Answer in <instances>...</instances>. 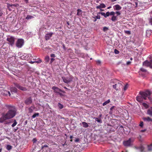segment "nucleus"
I'll use <instances>...</instances> for the list:
<instances>
[{"mask_svg":"<svg viewBox=\"0 0 152 152\" xmlns=\"http://www.w3.org/2000/svg\"><path fill=\"white\" fill-rule=\"evenodd\" d=\"M140 95L137 96L136 97V100L140 102H142L143 100H146L148 97L149 99H150L149 96L151 94L150 91L146 90L145 91H140L139 93Z\"/></svg>","mask_w":152,"mask_h":152,"instance_id":"obj_1","label":"nucleus"},{"mask_svg":"<svg viewBox=\"0 0 152 152\" xmlns=\"http://www.w3.org/2000/svg\"><path fill=\"white\" fill-rule=\"evenodd\" d=\"M16 111L14 108L10 110L6 113L4 114L7 119L13 118L15 115Z\"/></svg>","mask_w":152,"mask_h":152,"instance_id":"obj_2","label":"nucleus"},{"mask_svg":"<svg viewBox=\"0 0 152 152\" xmlns=\"http://www.w3.org/2000/svg\"><path fill=\"white\" fill-rule=\"evenodd\" d=\"M112 82L115 84L113 85V87L116 91H118L121 89V87L122 86V83L119 80H112Z\"/></svg>","mask_w":152,"mask_h":152,"instance_id":"obj_3","label":"nucleus"},{"mask_svg":"<svg viewBox=\"0 0 152 152\" xmlns=\"http://www.w3.org/2000/svg\"><path fill=\"white\" fill-rule=\"evenodd\" d=\"M24 44V40L22 39H18L16 43V46L18 48H21Z\"/></svg>","mask_w":152,"mask_h":152,"instance_id":"obj_4","label":"nucleus"},{"mask_svg":"<svg viewBox=\"0 0 152 152\" xmlns=\"http://www.w3.org/2000/svg\"><path fill=\"white\" fill-rule=\"evenodd\" d=\"M73 78V77L71 75L69 76V77H62L63 81L66 83H69L72 82Z\"/></svg>","mask_w":152,"mask_h":152,"instance_id":"obj_5","label":"nucleus"},{"mask_svg":"<svg viewBox=\"0 0 152 152\" xmlns=\"http://www.w3.org/2000/svg\"><path fill=\"white\" fill-rule=\"evenodd\" d=\"M48 145V143L45 144L44 142H42L41 149L43 151H45L46 152H50V148Z\"/></svg>","mask_w":152,"mask_h":152,"instance_id":"obj_6","label":"nucleus"},{"mask_svg":"<svg viewBox=\"0 0 152 152\" xmlns=\"http://www.w3.org/2000/svg\"><path fill=\"white\" fill-rule=\"evenodd\" d=\"M134 141L133 140L130 138L127 140L123 142V144L125 146L128 147L131 145L132 143Z\"/></svg>","mask_w":152,"mask_h":152,"instance_id":"obj_7","label":"nucleus"},{"mask_svg":"<svg viewBox=\"0 0 152 152\" xmlns=\"http://www.w3.org/2000/svg\"><path fill=\"white\" fill-rule=\"evenodd\" d=\"M52 88L54 90V91L55 92L59 93L60 95H61L62 94L61 93H60L59 92L61 91L63 93H65L64 91H62L58 87L56 86H53Z\"/></svg>","mask_w":152,"mask_h":152,"instance_id":"obj_8","label":"nucleus"},{"mask_svg":"<svg viewBox=\"0 0 152 152\" xmlns=\"http://www.w3.org/2000/svg\"><path fill=\"white\" fill-rule=\"evenodd\" d=\"M7 41L8 42V44L12 46L15 41V38L12 37H10L7 39Z\"/></svg>","mask_w":152,"mask_h":152,"instance_id":"obj_9","label":"nucleus"},{"mask_svg":"<svg viewBox=\"0 0 152 152\" xmlns=\"http://www.w3.org/2000/svg\"><path fill=\"white\" fill-rule=\"evenodd\" d=\"M143 65L145 66H149L151 68H152V59H151L149 61L146 60L143 62Z\"/></svg>","mask_w":152,"mask_h":152,"instance_id":"obj_10","label":"nucleus"},{"mask_svg":"<svg viewBox=\"0 0 152 152\" xmlns=\"http://www.w3.org/2000/svg\"><path fill=\"white\" fill-rule=\"evenodd\" d=\"M14 85L17 88L23 91H26L27 89L25 87L21 86L19 84H18L17 83H14Z\"/></svg>","mask_w":152,"mask_h":152,"instance_id":"obj_11","label":"nucleus"},{"mask_svg":"<svg viewBox=\"0 0 152 152\" xmlns=\"http://www.w3.org/2000/svg\"><path fill=\"white\" fill-rule=\"evenodd\" d=\"M53 34V33L52 32L46 34L45 37V40H48L50 39Z\"/></svg>","mask_w":152,"mask_h":152,"instance_id":"obj_12","label":"nucleus"},{"mask_svg":"<svg viewBox=\"0 0 152 152\" xmlns=\"http://www.w3.org/2000/svg\"><path fill=\"white\" fill-rule=\"evenodd\" d=\"M32 102V99L31 97H30L26 100L25 102L26 104L28 105L31 104Z\"/></svg>","mask_w":152,"mask_h":152,"instance_id":"obj_13","label":"nucleus"},{"mask_svg":"<svg viewBox=\"0 0 152 152\" xmlns=\"http://www.w3.org/2000/svg\"><path fill=\"white\" fill-rule=\"evenodd\" d=\"M113 8L115 10L119 11L122 9V7L119 5L117 4L113 6Z\"/></svg>","mask_w":152,"mask_h":152,"instance_id":"obj_14","label":"nucleus"},{"mask_svg":"<svg viewBox=\"0 0 152 152\" xmlns=\"http://www.w3.org/2000/svg\"><path fill=\"white\" fill-rule=\"evenodd\" d=\"M7 119L6 118L4 114L3 113L2 115V116L0 118V123H2L5 120H7Z\"/></svg>","mask_w":152,"mask_h":152,"instance_id":"obj_15","label":"nucleus"},{"mask_svg":"<svg viewBox=\"0 0 152 152\" xmlns=\"http://www.w3.org/2000/svg\"><path fill=\"white\" fill-rule=\"evenodd\" d=\"M99 14H101L103 16L104 18H106L107 17H108L110 15V12H108L106 13L104 12H99L98 13Z\"/></svg>","mask_w":152,"mask_h":152,"instance_id":"obj_16","label":"nucleus"},{"mask_svg":"<svg viewBox=\"0 0 152 152\" xmlns=\"http://www.w3.org/2000/svg\"><path fill=\"white\" fill-rule=\"evenodd\" d=\"M142 119H143V120L145 121L152 122V118L148 116L143 118Z\"/></svg>","mask_w":152,"mask_h":152,"instance_id":"obj_17","label":"nucleus"},{"mask_svg":"<svg viewBox=\"0 0 152 152\" xmlns=\"http://www.w3.org/2000/svg\"><path fill=\"white\" fill-rule=\"evenodd\" d=\"M106 7L105 5L103 3H102L100 4V5H98L96 7L97 9H100V8H104Z\"/></svg>","mask_w":152,"mask_h":152,"instance_id":"obj_18","label":"nucleus"},{"mask_svg":"<svg viewBox=\"0 0 152 152\" xmlns=\"http://www.w3.org/2000/svg\"><path fill=\"white\" fill-rule=\"evenodd\" d=\"M147 114L151 116H152V107L148 110Z\"/></svg>","mask_w":152,"mask_h":152,"instance_id":"obj_19","label":"nucleus"},{"mask_svg":"<svg viewBox=\"0 0 152 152\" xmlns=\"http://www.w3.org/2000/svg\"><path fill=\"white\" fill-rule=\"evenodd\" d=\"M35 108V107L34 106H32L31 107L29 108L28 109V111L29 112V113H31L34 110Z\"/></svg>","mask_w":152,"mask_h":152,"instance_id":"obj_20","label":"nucleus"},{"mask_svg":"<svg viewBox=\"0 0 152 152\" xmlns=\"http://www.w3.org/2000/svg\"><path fill=\"white\" fill-rule=\"evenodd\" d=\"M82 10L80 9H78L77 10V15L80 16L81 15H82Z\"/></svg>","mask_w":152,"mask_h":152,"instance_id":"obj_21","label":"nucleus"},{"mask_svg":"<svg viewBox=\"0 0 152 152\" xmlns=\"http://www.w3.org/2000/svg\"><path fill=\"white\" fill-rule=\"evenodd\" d=\"M117 20V17L116 16H113L112 17V18H111V20L113 21V22H114V21H116Z\"/></svg>","mask_w":152,"mask_h":152,"instance_id":"obj_22","label":"nucleus"},{"mask_svg":"<svg viewBox=\"0 0 152 152\" xmlns=\"http://www.w3.org/2000/svg\"><path fill=\"white\" fill-rule=\"evenodd\" d=\"M93 18L94 19V20H93V21L96 22V21L97 19H100V16L99 15H97L96 16L93 17Z\"/></svg>","mask_w":152,"mask_h":152,"instance_id":"obj_23","label":"nucleus"},{"mask_svg":"<svg viewBox=\"0 0 152 152\" xmlns=\"http://www.w3.org/2000/svg\"><path fill=\"white\" fill-rule=\"evenodd\" d=\"M82 124L83 125V126L85 128H87L88 126V123L85 122H82Z\"/></svg>","mask_w":152,"mask_h":152,"instance_id":"obj_24","label":"nucleus"},{"mask_svg":"<svg viewBox=\"0 0 152 152\" xmlns=\"http://www.w3.org/2000/svg\"><path fill=\"white\" fill-rule=\"evenodd\" d=\"M138 148L139 149L140 151H141V152H143L145 149V148L142 145L140 146Z\"/></svg>","mask_w":152,"mask_h":152,"instance_id":"obj_25","label":"nucleus"},{"mask_svg":"<svg viewBox=\"0 0 152 152\" xmlns=\"http://www.w3.org/2000/svg\"><path fill=\"white\" fill-rule=\"evenodd\" d=\"M94 118L95 119V121H97L98 122L100 123H102V121L101 118Z\"/></svg>","mask_w":152,"mask_h":152,"instance_id":"obj_26","label":"nucleus"},{"mask_svg":"<svg viewBox=\"0 0 152 152\" xmlns=\"http://www.w3.org/2000/svg\"><path fill=\"white\" fill-rule=\"evenodd\" d=\"M12 148V146L9 145H7L6 146V149L8 150H10Z\"/></svg>","mask_w":152,"mask_h":152,"instance_id":"obj_27","label":"nucleus"},{"mask_svg":"<svg viewBox=\"0 0 152 152\" xmlns=\"http://www.w3.org/2000/svg\"><path fill=\"white\" fill-rule=\"evenodd\" d=\"M58 106L60 109H62L63 108L64 106L60 103H58Z\"/></svg>","mask_w":152,"mask_h":152,"instance_id":"obj_28","label":"nucleus"},{"mask_svg":"<svg viewBox=\"0 0 152 152\" xmlns=\"http://www.w3.org/2000/svg\"><path fill=\"white\" fill-rule=\"evenodd\" d=\"M18 4H11V7L12 9H15V7H18Z\"/></svg>","mask_w":152,"mask_h":152,"instance_id":"obj_29","label":"nucleus"},{"mask_svg":"<svg viewBox=\"0 0 152 152\" xmlns=\"http://www.w3.org/2000/svg\"><path fill=\"white\" fill-rule=\"evenodd\" d=\"M110 102V100L109 99L107 100V101L105 102L103 104H102V105L103 106H104L106 105L107 104L109 103Z\"/></svg>","mask_w":152,"mask_h":152,"instance_id":"obj_30","label":"nucleus"},{"mask_svg":"<svg viewBox=\"0 0 152 152\" xmlns=\"http://www.w3.org/2000/svg\"><path fill=\"white\" fill-rule=\"evenodd\" d=\"M148 150L151 151L152 150V144L148 145Z\"/></svg>","mask_w":152,"mask_h":152,"instance_id":"obj_31","label":"nucleus"},{"mask_svg":"<svg viewBox=\"0 0 152 152\" xmlns=\"http://www.w3.org/2000/svg\"><path fill=\"white\" fill-rule=\"evenodd\" d=\"M34 17L32 16L31 15H28L27 16V17L26 18V19L27 20H29L30 19H31L32 18H33Z\"/></svg>","mask_w":152,"mask_h":152,"instance_id":"obj_32","label":"nucleus"},{"mask_svg":"<svg viewBox=\"0 0 152 152\" xmlns=\"http://www.w3.org/2000/svg\"><path fill=\"white\" fill-rule=\"evenodd\" d=\"M142 105L146 108H148V105L145 103H142Z\"/></svg>","mask_w":152,"mask_h":152,"instance_id":"obj_33","label":"nucleus"},{"mask_svg":"<svg viewBox=\"0 0 152 152\" xmlns=\"http://www.w3.org/2000/svg\"><path fill=\"white\" fill-rule=\"evenodd\" d=\"M39 115V113H35L32 116L33 118H34L37 116H38Z\"/></svg>","mask_w":152,"mask_h":152,"instance_id":"obj_34","label":"nucleus"},{"mask_svg":"<svg viewBox=\"0 0 152 152\" xmlns=\"http://www.w3.org/2000/svg\"><path fill=\"white\" fill-rule=\"evenodd\" d=\"M17 124V122H16V121L15 120L14 121V122L13 123V124H12L11 125V126L12 127H14Z\"/></svg>","mask_w":152,"mask_h":152,"instance_id":"obj_35","label":"nucleus"},{"mask_svg":"<svg viewBox=\"0 0 152 152\" xmlns=\"http://www.w3.org/2000/svg\"><path fill=\"white\" fill-rule=\"evenodd\" d=\"M139 126L141 128H142L143 126V122L142 121H140Z\"/></svg>","mask_w":152,"mask_h":152,"instance_id":"obj_36","label":"nucleus"},{"mask_svg":"<svg viewBox=\"0 0 152 152\" xmlns=\"http://www.w3.org/2000/svg\"><path fill=\"white\" fill-rule=\"evenodd\" d=\"M108 29V27L104 26L103 28V31L104 32L106 31H107Z\"/></svg>","mask_w":152,"mask_h":152,"instance_id":"obj_37","label":"nucleus"},{"mask_svg":"<svg viewBox=\"0 0 152 152\" xmlns=\"http://www.w3.org/2000/svg\"><path fill=\"white\" fill-rule=\"evenodd\" d=\"M35 63H39L42 62V60L40 59H39L35 61Z\"/></svg>","mask_w":152,"mask_h":152,"instance_id":"obj_38","label":"nucleus"},{"mask_svg":"<svg viewBox=\"0 0 152 152\" xmlns=\"http://www.w3.org/2000/svg\"><path fill=\"white\" fill-rule=\"evenodd\" d=\"M115 12H114L112 11L110 12V15H112V16H113L115 15Z\"/></svg>","mask_w":152,"mask_h":152,"instance_id":"obj_39","label":"nucleus"},{"mask_svg":"<svg viewBox=\"0 0 152 152\" xmlns=\"http://www.w3.org/2000/svg\"><path fill=\"white\" fill-rule=\"evenodd\" d=\"M45 60L47 62H48L49 60V57L48 56H46L45 58Z\"/></svg>","mask_w":152,"mask_h":152,"instance_id":"obj_40","label":"nucleus"},{"mask_svg":"<svg viewBox=\"0 0 152 152\" xmlns=\"http://www.w3.org/2000/svg\"><path fill=\"white\" fill-rule=\"evenodd\" d=\"M12 90L13 91V92L15 93L17 92V89L16 88L13 87L12 88Z\"/></svg>","mask_w":152,"mask_h":152,"instance_id":"obj_41","label":"nucleus"},{"mask_svg":"<svg viewBox=\"0 0 152 152\" xmlns=\"http://www.w3.org/2000/svg\"><path fill=\"white\" fill-rule=\"evenodd\" d=\"M5 92H6V95H7L8 94L9 96H11V94H10V92L9 91H6Z\"/></svg>","mask_w":152,"mask_h":152,"instance_id":"obj_42","label":"nucleus"},{"mask_svg":"<svg viewBox=\"0 0 152 152\" xmlns=\"http://www.w3.org/2000/svg\"><path fill=\"white\" fill-rule=\"evenodd\" d=\"M3 15L2 9L0 7V16H2Z\"/></svg>","mask_w":152,"mask_h":152,"instance_id":"obj_43","label":"nucleus"},{"mask_svg":"<svg viewBox=\"0 0 152 152\" xmlns=\"http://www.w3.org/2000/svg\"><path fill=\"white\" fill-rule=\"evenodd\" d=\"M125 33L126 34H131V32L130 31L128 30L125 31Z\"/></svg>","mask_w":152,"mask_h":152,"instance_id":"obj_44","label":"nucleus"},{"mask_svg":"<svg viewBox=\"0 0 152 152\" xmlns=\"http://www.w3.org/2000/svg\"><path fill=\"white\" fill-rule=\"evenodd\" d=\"M114 52L116 54H119L120 52L117 49H115L114 50Z\"/></svg>","mask_w":152,"mask_h":152,"instance_id":"obj_45","label":"nucleus"},{"mask_svg":"<svg viewBox=\"0 0 152 152\" xmlns=\"http://www.w3.org/2000/svg\"><path fill=\"white\" fill-rule=\"evenodd\" d=\"M128 88V84H127L124 87V91H126Z\"/></svg>","mask_w":152,"mask_h":152,"instance_id":"obj_46","label":"nucleus"},{"mask_svg":"<svg viewBox=\"0 0 152 152\" xmlns=\"http://www.w3.org/2000/svg\"><path fill=\"white\" fill-rule=\"evenodd\" d=\"M115 13H116L117 15V16L120 15L121 14V13L119 11H116L115 12Z\"/></svg>","mask_w":152,"mask_h":152,"instance_id":"obj_47","label":"nucleus"},{"mask_svg":"<svg viewBox=\"0 0 152 152\" xmlns=\"http://www.w3.org/2000/svg\"><path fill=\"white\" fill-rule=\"evenodd\" d=\"M141 71L142 72H146V70L143 68H141Z\"/></svg>","mask_w":152,"mask_h":152,"instance_id":"obj_48","label":"nucleus"},{"mask_svg":"<svg viewBox=\"0 0 152 152\" xmlns=\"http://www.w3.org/2000/svg\"><path fill=\"white\" fill-rule=\"evenodd\" d=\"M149 23L152 25V18H151L149 19Z\"/></svg>","mask_w":152,"mask_h":152,"instance_id":"obj_49","label":"nucleus"},{"mask_svg":"<svg viewBox=\"0 0 152 152\" xmlns=\"http://www.w3.org/2000/svg\"><path fill=\"white\" fill-rule=\"evenodd\" d=\"M96 63L98 65H99L100 64L101 62L100 60H98L96 61Z\"/></svg>","mask_w":152,"mask_h":152,"instance_id":"obj_50","label":"nucleus"},{"mask_svg":"<svg viewBox=\"0 0 152 152\" xmlns=\"http://www.w3.org/2000/svg\"><path fill=\"white\" fill-rule=\"evenodd\" d=\"M11 4H10L9 3L7 4V8H10V7H11Z\"/></svg>","mask_w":152,"mask_h":152,"instance_id":"obj_51","label":"nucleus"},{"mask_svg":"<svg viewBox=\"0 0 152 152\" xmlns=\"http://www.w3.org/2000/svg\"><path fill=\"white\" fill-rule=\"evenodd\" d=\"M55 60V59L53 58H51V59H50V63H51L53 62Z\"/></svg>","mask_w":152,"mask_h":152,"instance_id":"obj_52","label":"nucleus"},{"mask_svg":"<svg viewBox=\"0 0 152 152\" xmlns=\"http://www.w3.org/2000/svg\"><path fill=\"white\" fill-rule=\"evenodd\" d=\"M50 57H55V54H52L50 55Z\"/></svg>","mask_w":152,"mask_h":152,"instance_id":"obj_53","label":"nucleus"},{"mask_svg":"<svg viewBox=\"0 0 152 152\" xmlns=\"http://www.w3.org/2000/svg\"><path fill=\"white\" fill-rule=\"evenodd\" d=\"M131 63V62L130 61H127L126 62V64L127 65H129Z\"/></svg>","mask_w":152,"mask_h":152,"instance_id":"obj_54","label":"nucleus"},{"mask_svg":"<svg viewBox=\"0 0 152 152\" xmlns=\"http://www.w3.org/2000/svg\"><path fill=\"white\" fill-rule=\"evenodd\" d=\"M73 137L72 136H70V138L71 140H70V141L71 142H72V139L73 138Z\"/></svg>","mask_w":152,"mask_h":152,"instance_id":"obj_55","label":"nucleus"},{"mask_svg":"<svg viewBox=\"0 0 152 152\" xmlns=\"http://www.w3.org/2000/svg\"><path fill=\"white\" fill-rule=\"evenodd\" d=\"M79 140L78 139H77L75 140V142H77L79 141Z\"/></svg>","mask_w":152,"mask_h":152,"instance_id":"obj_56","label":"nucleus"},{"mask_svg":"<svg viewBox=\"0 0 152 152\" xmlns=\"http://www.w3.org/2000/svg\"><path fill=\"white\" fill-rule=\"evenodd\" d=\"M146 131V129L141 130V132H144Z\"/></svg>","mask_w":152,"mask_h":152,"instance_id":"obj_57","label":"nucleus"},{"mask_svg":"<svg viewBox=\"0 0 152 152\" xmlns=\"http://www.w3.org/2000/svg\"><path fill=\"white\" fill-rule=\"evenodd\" d=\"M102 116V114H100L99 115L98 118H101Z\"/></svg>","mask_w":152,"mask_h":152,"instance_id":"obj_58","label":"nucleus"},{"mask_svg":"<svg viewBox=\"0 0 152 152\" xmlns=\"http://www.w3.org/2000/svg\"><path fill=\"white\" fill-rule=\"evenodd\" d=\"M114 106H113V107H112L110 108V110H113V109L114 108Z\"/></svg>","mask_w":152,"mask_h":152,"instance_id":"obj_59","label":"nucleus"},{"mask_svg":"<svg viewBox=\"0 0 152 152\" xmlns=\"http://www.w3.org/2000/svg\"><path fill=\"white\" fill-rule=\"evenodd\" d=\"M30 62V63H31V64H33V63H35V61H31Z\"/></svg>","mask_w":152,"mask_h":152,"instance_id":"obj_60","label":"nucleus"},{"mask_svg":"<svg viewBox=\"0 0 152 152\" xmlns=\"http://www.w3.org/2000/svg\"><path fill=\"white\" fill-rule=\"evenodd\" d=\"M110 8H111V6L108 7L107 8V9H110Z\"/></svg>","mask_w":152,"mask_h":152,"instance_id":"obj_61","label":"nucleus"},{"mask_svg":"<svg viewBox=\"0 0 152 152\" xmlns=\"http://www.w3.org/2000/svg\"><path fill=\"white\" fill-rule=\"evenodd\" d=\"M7 8L10 11H12V10H11L10 8Z\"/></svg>","mask_w":152,"mask_h":152,"instance_id":"obj_62","label":"nucleus"},{"mask_svg":"<svg viewBox=\"0 0 152 152\" xmlns=\"http://www.w3.org/2000/svg\"><path fill=\"white\" fill-rule=\"evenodd\" d=\"M100 10V11H104V10H103V9H101V8H100V9H99Z\"/></svg>","mask_w":152,"mask_h":152,"instance_id":"obj_63","label":"nucleus"},{"mask_svg":"<svg viewBox=\"0 0 152 152\" xmlns=\"http://www.w3.org/2000/svg\"><path fill=\"white\" fill-rule=\"evenodd\" d=\"M64 88H65L66 89H67V90H69V89H68V88H67L65 86L64 87Z\"/></svg>","mask_w":152,"mask_h":152,"instance_id":"obj_64","label":"nucleus"}]
</instances>
